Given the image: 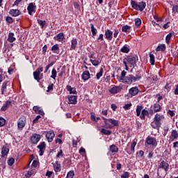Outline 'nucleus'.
Returning <instances> with one entry per match:
<instances>
[{"instance_id":"20","label":"nucleus","mask_w":178,"mask_h":178,"mask_svg":"<svg viewBox=\"0 0 178 178\" xmlns=\"http://www.w3.org/2000/svg\"><path fill=\"white\" fill-rule=\"evenodd\" d=\"M104 35L108 41H112V38H113V32L110 29H107L105 31Z\"/></svg>"},{"instance_id":"60","label":"nucleus","mask_w":178,"mask_h":178,"mask_svg":"<svg viewBox=\"0 0 178 178\" xmlns=\"http://www.w3.org/2000/svg\"><path fill=\"white\" fill-rule=\"evenodd\" d=\"M118 35H119V29H115L114 33H113L114 38H118Z\"/></svg>"},{"instance_id":"24","label":"nucleus","mask_w":178,"mask_h":178,"mask_svg":"<svg viewBox=\"0 0 178 178\" xmlns=\"http://www.w3.org/2000/svg\"><path fill=\"white\" fill-rule=\"evenodd\" d=\"M129 93L132 97H134L138 94V87H132L129 89Z\"/></svg>"},{"instance_id":"37","label":"nucleus","mask_w":178,"mask_h":178,"mask_svg":"<svg viewBox=\"0 0 178 178\" xmlns=\"http://www.w3.org/2000/svg\"><path fill=\"white\" fill-rule=\"evenodd\" d=\"M149 62L152 65H155V56L152 54V52L149 53Z\"/></svg>"},{"instance_id":"4","label":"nucleus","mask_w":178,"mask_h":178,"mask_svg":"<svg viewBox=\"0 0 178 178\" xmlns=\"http://www.w3.org/2000/svg\"><path fill=\"white\" fill-rule=\"evenodd\" d=\"M42 72H44V68L42 67H40L39 68H37L35 72H33V77L35 80H36L38 82L40 81V80H41V79H42V76H44L43 74H41ZM40 74H41L40 77Z\"/></svg>"},{"instance_id":"56","label":"nucleus","mask_w":178,"mask_h":178,"mask_svg":"<svg viewBox=\"0 0 178 178\" xmlns=\"http://www.w3.org/2000/svg\"><path fill=\"white\" fill-rule=\"evenodd\" d=\"M53 65H54V63H52L47 65L45 67V70H44V73H47L48 70H49V67H52Z\"/></svg>"},{"instance_id":"53","label":"nucleus","mask_w":178,"mask_h":178,"mask_svg":"<svg viewBox=\"0 0 178 178\" xmlns=\"http://www.w3.org/2000/svg\"><path fill=\"white\" fill-rule=\"evenodd\" d=\"M130 177V173L129 172H124L123 175H121V178H129Z\"/></svg>"},{"instance_id":"48","label":"nucleus","mask_w":178,"mask_h":178,"mask_svg":"<svg viewBox=\"0 0 178 178\" xmlns=\"http://www.w3.org/2000/svg\"><path fill=\"white\" fill-rule=\"evenodd\" d=\"M135 26L138 29L140 26H141V19L140 18H136L135 20Z\"/></svg>"},{"instance_id":"17","label":"nucleus","mask_w":178,"mask_h":178,"mask_svg":"<svg viewBox=\"0 0 178 178\" xmlns=\"http://www.w3.org/2000/svg\"><path fill=\"white\" fill-rule=\"evenodd\" d=\"M159 168L163 169L165 172H168V170H169V163H168L165 161H163L160 163V165H159Z\"/></svg>"},{"instance_id":"59","label":"nucleus","mask_w":178,"mask_h":178,"mask_svg":"<svg viewBox=\"0 0 178 178\" xmlns=\"http://www.w3.org/2000/svg\"><path fill=\"white\" fill-rule=\"evenodd\" d=\"M137 155L139 158H143L144 156V151L140 150L138 153Z\"/></svg>"},{"instance_id":"18","label":"nucleus","mask_w":178,"mask_h":178,"mask_svg":"<svg viewBox=\"0 0 178 178\" xmlns=\"http://www.w3.org/2000/svg\"><path fill=\"white\" fill-rule=\"evenodd\" d=\"M8 154H9V147H8V145H5L2 147V149H1L2 158H5V156H8Z\"/></svg>"},{"instance_id":"22","label":"nucleus","mask_w":178,"mask_h":178,"mask_svg":"<svg viewBox=\"0 0 178 178\" xmlns=\"http://www.w3.org/2000/svg\"><path fill=\"white\" fill-rule=\"evenodd\" d=\"M150 126L152 127V129H159V127L162 126V124L158 122L156 119L153 118V121L151 122Z\"/></svg>"},{"instance_id":"3","label":"nucleus","mask_w":178,"mask_h":178,"mask_svg":"<svg viewBox=\"0 0 178 178\" xmlns=\"http://www.w3.org/2000/svg\"><path fill=\"white\" fill-rule=\"evenodd\" d=\"M131 5L133 9H135V10H140V12H143V10L145 9V6H147V3L145 2L140 1L138 3L134 0L131 1Z\"/></svg>"},{"instance_id":"62","label":"nucleus","mask_w":178,"mask_h":178,"mask_svg":"<svg viewBox=\"0 0 178 178\" xmlns=\"http://www.w3.org/2000/svg\"><path fill=\"white\" fill-rule=\"evenodd\" d=\"M23 0H16L14 3L13 4V6H19V4L20 3V2H22Z\"/></svg>"},{"instance_id":"49","label":"nucleus","mask_w":178,"mask_h":178,"mask_svg":"<svg viewBox=\"0 0 178 178\" xmlns=\"http://www.w3.org/2000/svg\"><path fill=\"white\" fill-rule=\"evenodd\" d=\"M90 26H91V31H92V34L93 36L97 35V29H95V27L94 26L93 24H90Z\"/></svg>"},{"instance_id":"26","label":"nucleus","mask_w":178,"mask_h":178,"mask_svg":"<svg viewBox=\"0 0 178 178\" xmlns=\"http://www.w3.org/2000/svg\"><path fill=\"white\" fill-rule=\"evenodd\" d=\"M66 90L70 92V94H73L74 95H77V90H76V88H72L70 85H67L66 86Z\"/></svg>"},{"instance_id":"33","label":"nucleus","mask_w":178,"mask_h":178,"mask_svg":"<svg viewBox=\"0 0 178 178\" xmlns=\"http://www.w3.org/2000/svg\"><path fill=\"white\" fill-rule=\"evenodd\" d=\"M120 51L122 52L123 54H129V52H130V48L129 45L127 44L124 45L120 49Z\"/></svg>"},{"instance_id":"29","label":"nucleus","mask_w":178,"mask_h":178,"mask_svg":"<svg viewBox=\"0 0 178 178\" xmlns=\"http://www.w3.org/2000/svg\"><path fill=\"white\" fill-rule=\"evenodd\" d=\"M76 47H77V39L72 38V40H71L70 50L73 51V50L76 49Z\"/></svg>"},{"instance_id":"5","label":"nucleus","mask_w":178,"mask_h":178,"mask_svg":"<svg viewBox=\"0 0 178 178\" xmlns=\"http://www.w3.org/2000/svg\"><path fill=\"white\" fill-rule=\"evenodd\" d=\"M145 143L146 144H147V145H150L154 148H155L156 145H158V141H156V138L151 136H147Z\"/></svg>"},{"instance_id":"55","label":"nucleus","mask_w":178,"mask_h":178,"mask_svg":"<svg viewBox=\"0 0 178 178\" xmlns=\"http://www.w3.org/2000/svg\"><path fill=\"white\" fill-rule=\"evenodd\" d=\"M156 97H157V102H161L164 97L163 95H161V94L156 95Z\"/></svg>"},{"instance_id":"42","label":"nucleus","mask_w":178,"mask_h":178,"mask_svg":"<svg viewBox=\"0 0 178 178\" xmlns=\"http://www.w3.org/2000/svg\"><path fill=\"white\" fill-rule=\"evenodd\" d=\"M143 106H137L136 107V116H141V112H143Z\"/></svg>"},{"instance_id":"54","label":"nucleus","mask_w":178,"mask_h":178,"mask_svg":"<svg viewBox=\"0 0 178 178\" xmlns=\"http://www.w3.org/2000/svg\"><path fill=\"white\" fill-rule=\"evenodd\" d=\"M131 105H132L131 103L126 104L124 105L123 108L125 111H127V110L130 109V108L131 107Z\"/></svg>"},{"instance_id":"19","label":"nucleus","mask_w":178,"mask_h":178,"mask_svg":"<svg viewBox=\"0 0 178 178\" xmlns=\"http://www.w3.org/2000/svg\"><path fill=\"white\" fill-rule=\"evenodd\" d=\"M33 111H34L35 113L37 115H41V116H44L45 115V113H44V111L41 109V107L38 106H34L33 107Z\"/></svg>"},{"instance_id":"16","label":"nucleus","mask_w":178,"mask_h":178,"mask_svg":"<svg viewBox=\"0 0 178 178\" xmlns=\"http://www.w3.org/2000/svg\"><path fill=\"white\" fill-rule=\"evenodd\" d=\"M154 119H155L157 122H159L161 124H162L163 120H165V115L162 113H156L154 115Z\"/></svg>"},{"instance_id":"43","label":"nucleus","mask_w":178,"mask_h":178,"mask_svg":"<svg viewBox=\"0 0 178 178\" xmlns=\"http://www.w3.org/2000/svg\"><path fill=\"white\" fill-rule=\"evenodd\" d=\"M38 23L41 26L42 29L47 27V21L45 20L38 19Z\"/></svg>"},{"instance_id":"2","label":"nucleus","mask_w":178,"mask_h":178,"mask_svg":"<svg viewBox=\"0 0 178 178\" xmlns=\"http://www.w3.org/2000/svg\"><path fill=\"white\" fill-rule=\"evenodd\" d=\"M102 119L104 120L106 129H113V127H118V126H119V120H116L112 118L106 119L104 117Z\"/></svg>"},{"instance_id":"14","label":"nucleus","mask_w":178,"mask_h":178,"mask_svg":"<svg viewBox=\"0 0 178 178\" xmlns=\"http://www.w3.org/2000/svg\"><path fill=\"white\" fill-rule=\"evenodd\" d=\"M122 88L121 86H114L109 89V92L111 94H118L122 91Z\"/></svg>"},{"instance_id":"39","label":"nucleus","mask_w":178,"mask_h":178,"mask_svg":"<svg viewBox=\"0 0 178 178\" xmlns=\"http://www.w3.org/2000/svg\"><path fill=\"white\" fill-rule=\"evenodd\" d=\"M101 133L105 136H111V134H112V131L111 130H108L104 128L101 129Z\"/></svg>"},{"instance_id":"23","label":"nucleus","mask_w":178,"mask_h":178,"mask_svg":"<svg viewBox=\"0 0 178 178\" xmlns=\"http://www.w3.org/2000/svg\"><path fill=\"white\" fill-rule=\"evenodd\" d=\"M9 13L11 16H13V17H17V16H20V15H22V12L17 9H11L9 11Z\"/></svg>"},{"instance_id":"28","label":"nucleus","mask_w":178,"mask_h":178,"mask_svg":"<svg viewBox=\"0 0 178 178\" xmlns=\"http://www.w3.org/2000/svg\"><path fill=\"white\" fill-rule=\"evenodd\" d=\"M82 80L84 81H87L90 77V72L88 71H84L81 75Z\"/></svg>"},{"instance_id":"47","label":"nucleus","mask_w":178,"mask_h":178,"mask_svg":"<svg viewBox=\"0 0 178 178\" xmlns=\"http://www.w3.org/2000/svg\"><path fill=\"white\" fill-rule=\"evenodd\" d=\"M172 35H173V34H172V33H170L169 34L167 35V36L165 38L166 44H170V40L172 39Z\"/></svg>"},{"instance_id":"57","label":"nucleus","mask_w":178,"mask_h":178,"mask_svg":"<svg viewBox=\"0 0 178 178\" xmlns=\"http://www.w3.org/2000/svg\"><path fill=\"white\" fill-rule=\"evenodd\" d=\"M6 123V121L5 120V119L0 118V127L5 126Z\"/></svg>"},{"instance_id":"11","label":"nucleus","mask_w":178,"mask_h":178,"mask_svg":"<svg viewBox=\"0 0 178 178\" xmlns=\"http://www.w3.org/2000/svg\"><path fill=\"white\" fill-rule=\"evenodd\" d=\"M124 60H126L127 63L129 65L130 67H133L136 65V57L134 56H129L127 59H124Z\"/></svg>"},{"instance_id":"35","label":"nucleus","mask_w":178,"mask_h":178,"mask_svg":"<svg viewBox=\"0 0 178 178\" xmlns=\"http://www.w3.org/2000/svg\"><path fill=\"white\" fill-rule=\"evenodd\" d=\"M51 51H52V52H54V54H59V51H60L59 44H54L51 47Z\"/></svg>"},{"instance_id":"40","label":"nucleus","mask_w":178,"mask_h":178,"mask_svg":"<svg viewBox=\"0 0 178 178\" xmlns=\"http://www.w3.org/2000/svg\"><path fill=\"white\" fill-rule=\"evenodd\" d=\"M110 151L111 152H119V148L118 147V146L115 145H112L110 146Z\"/></svg>"},{"instance_id":"25","label":"nucleus","mask_w":178,"mask_h":178,"mask_svg":"<svg viewBox=\"0 0 178 178\" xmlns=\"http://www.w3.org/2000/svg\"><path fill=\"white\" fill-rule=\"evenodd\" d=\"M54 40L56 41H58V42H62V41H63V40H65V34H63V33H60L57 34L54 37Z\"/></svg>"},{"instance_id":"52","label":"nucleus","mask_w":178,"mask_h":178,"mask_svg":"<svg viewBox=\"0 0 178 178\" xmlns=\"http://www.w3.org/2000/svg\"><path fill=\"white\" fill-rule=\"evenodd\" d=\"M13 163H15V159L10 158L8 161V166H13Z\"/></svg>"},{"instance_id":"8","label":"nucleus","mask_w":178,"mask_h":178,"mask_svg":"<svg viewBox=\"0 0 178 178\" xmlns=\"http://www.w3.org/2000/svg\"><path fill=\"white\" fill-rule=\"evenodd\" d=\"M136 145H137V142L136 141H133L132 143L131 144V146H130V143H128L127 145L128 148L126 149L127 154H129V155H131V154H134V148H136Z\"/></svg>"},{"instance_id":"13","label":"nucleus","mask_w":178,"mask_h":178,"mask_svg":"<svg viewBox=\"0 0 178 178\" xmlns=\"http://www.w3.org/2000/svg\"><path fill=\"white\" fill-rule=\"evenodd\" d=\"M55 138V133L54 131H49L46 134V138L48 143H52L54 141V138Z\"/></svg>"},{"instance_id":"61","label":"nucleus","mask_w":178,"mask_h":178,"mask_svg":"<svg viewBox=\"0 0 178 178\" xmlns=\"http://www.w3.org/2000/svg\"><path fill=\"white\" fill-rule=\"evenodd\" d=\"M172 13H178V6H174L172 7Z\"/></svg>"},{"instance_id":"46","label":"nucleus","mask_w":178,"mask_h":178,"mask_svg":"<svg viewBox=\"0 0 178 178\" xmlns=\"http://www.w3.org/2000/svg\"><path fill=\"white\" fill-rule=\"evenodd\" d=\"M56 74H57L56 69L53 68L51 70V78L53 79L54 80H56Z\"/></svg>"},{"instance_id":"1","label":"nucleus","mask_w":178,"mask_h":178,"mask_svg":"<svg viewBox=\"0 0 178 178\" xmlns=\"http://www.w3.org/2000/svg\"><path fill=\"white\" fill-rule=\"evenodd\" d=\"M127 74V72L123 70L121 72V75L118 77V81H120V83H124V84H129L131 85L133 83H136V81H140L141 80V78L143 76L141 75V73L137 72L136 76L133 74H129L128 76H126Z\"/></svg>"},{"instance_id":"31","label":"nucleus","mask_w":178,"mask_h":178,"mask_svg":"<svg viewBox=\"0 0 178 178\" xmlns=\"http://www.w3.org/2000/svg\"><path fill=\"white\" fill-rule=\"evenodd\" d=\"M156 52H159V51H162V52H165V51H166V46L165 45V44H159L156 49Z\"/></svg>"},{"instance_id":"50","label":"nucleus","mask_w":178,"mask_h":178,"mask_svg":"<svg viewBox=\"0 0 178 178\" xmlns=\"http://www.w3.org/2000/svg\"><path fill=\"white\" fill-rule=\"evenodd\" d=\"M74 177V171L71 170L67 172V178H73Z\"/></svg>"},{"instance_id":"51","label":"nucleus","mask_w":178,"mask_h":178,"mask_svg":"<svg viewBox=\"0 0 178 178\" xmlns=\"http://www.w3.org/2000/svg\"><path fill=\"white\" fill-rule=\"evenodd\" d=\"M51 91H54V83H50L48 86L47 92H51Z\"/></svg>"},{"instance_id":"58","label":"nucleus","mask_w":178,"mask_h":178,"mask_svg":"<svg viewBox=\"0 0 178 178\" xmlns=\"http://www.w3.org/2000/svg\"><path fill=\"white\" fill-rule=\"evenodd\" d=\"M52 175H54V172H52V171H47V172H46V175H45V176H47V177H48V178H51V177H52Z\"/></svg>"},{"instance_id":"9","label":"nucleus","mask_w":178,"mask_h":178,"mask_svg":"<svg viewBox=\"0 0 178 178\" xmlns=\"http://www.w3.org/2000/svg\"><path fill=\"white\" fill-rule=\"evenodd\" d=\"M90 62L93 66H98L101 63L99 58L97 59L94 54H92L90 56Z\"/></svg>"},{"instance_id":"64","label":"nucleus","mask_w":178,"mask_h":178,"mask_svg":"<svg viewBox=\"0 0 178 178\" xmlns=\"http://www.w3.org/2000/svg\"><path fill=\"white\" fill-rule=\"evenodd\" d=\"M175 95H178V84L175 86V89L174 90Z\"/></svg>"},{"instance_id":"63","label":"nucleus","mask_w":178,"mask_h":178,"mask_svg":"<svg viewBox=\"0 0 178 178\" xmlns=\"http://www.w3.org/2000/svg\"><path fill=\"white\" fill-rule=\"evenodd\" d=\"M6 20L8 23H13V18L12 17H7Z\"/></svg>"},{"instance_id":"32","label":"nucleus","mask_w":178,"mask_h":178,"mask_svg":"<svg viewBox=\"0 0 178 178\" xmlns=\"http://www.w3.org/2000/svg\"><path fill=\"white\" fill-rule=\"evenodd\" d=\"M54 169L55 172L57 173L58 172H60V170H62V167L60 166V164L59 163H58V161H56L54 164Z\"/></svg>"},{"instance_id":"36","label":"nucleus","mask_w":178,"mask_h":178,"mask_svg":"<svg viewBox=\"0 0 178 178\" xmlns=\"http://www.w3.org/2000/svg\"><path fill=\"white\" fill-rule=\"evenodd\" d=\"M11 102L9 101H7L1 107V111H5L10 106Z\"/></svg>"},{"instance_id":"15","label":"nucleus","mask_w":178,"mask_h":178,"mask_svg":"<svg viewBox=\"0 0 178 178\" xmlns=\"http://www.w3.org/2000/svg\"><path fill=\"white\" fill-rule=\"evenodd\" d=\"M68 104L76 105L77 104V97L76 95H68Z\"/></svg>"},{"instance_id":"44","label":"nucleus","mask_w":178,"mask_h":178,"mask_svg":"<svg viewBox=\"0 0 178 178\" xmlns=\"http://www.w3.org/2000/svg\"><path fill=\"white\" fill-rule=\"evenodd\" d=\"M104 74V68H100L99 72L96 74L97 80H99L102 75Z\"/></svg>"},{"instance_id":"41","label":"nucleus","mask_w":178,"mask_h":178,"mask_svg":"<svg viewBox=\"0 0 178 178\" xmlns=\"http://www.w3.org/2000/svg\"><path fill=\"white\" fill-rule=\"evenodd\" d=\"M6 87H8V81H4L1 86V94L3 95L6 91Z\"/></svg>"},{"instance_id":"27","label":"nucleus","mask_w":178,"mask_h":178,"mask_svg":"<svg viewBox=\"0 0 178 178\" xmlns=\"http://www.w3.org/2000/svg\"><path fill=\"white\" fill-rule=\"evenodd\" d=\"M145 116H147V118H149L148 110L147 108H144L143 110H142L140 118L142 120H145Z\"/></svg>"},{"instance_id":"7","label":"nucleus","mask_w":178,"mask_h":178,"mask_svg":"<svg viewBox=\"0 0 178 178\" xmlns=\"http://www.w3.org/2000/svg\"><path fill=\"white\" fill-rule=\"evenodd\" d=\"M30 140H31V144L37 145L41 140V135L38 134H33L31 136Z\"/></svg>"},{"instance_id":"21","label":"nucleus","mask_w":178,"mask_h":178,"mask_svg":"<svg viewBox=\"0 0 178 178\" xmlns=\"http://www.w3.org/2000/svg\"><path fill=\"white\" fill-rule=\"evenodd\" d=\"M178 138V131L176 129H173L171 131V135L170 136V141H175V140H177Z\"/></svg>"},{"instance_id":"30","label":"nucleus","mask_w":178,"mask_h":178,"mask_svg":"<svg viewBox=\"0 0 178 178\" xmlns=\"http://www.w3.org/2000/svg\"><path fill=\"white\" fill-rule=\"evenodd\" d=\"M122 33H127V34H129V33L131 31V26L129 25H124L122 26Z\"/></svg>"},{"instance_id":"34","label":"nucleus","mask_w":178,"mask_h":178,"mask_svg":"<svg viewBox=\"0 0 178 178\" xmlns=\"http://www.w3.org/2000/svg\"><path fill=\"white\" fill-rule=\"evenodd\" d=\"M8 41L9 42H15V41H16V38L15 37V33H9Z\"/></svg>"},{"instance_id":"12","label":"nucleus","mask_w":178,"mask_h":178,"mask_svg":"<svg viewBox=\"0 0 178 178\" xmlns=\"http://www.w3.org/2000/svg\"><path fill=\"white\" fill-rule=\"evenodd\" d=\"M38 148L39 149L40 156H42L44 155V152H45V148H47V144H45V142H42L38 146Z\"/></svg>"},{"instance_id":"10","label":"nucleus","mask_w":178,"mask_h":178,"mask_svg":"<svg viewBox=\"0 0 178 178\" xmlns=\"http://www.w3.org/2000/svg\"><path fill=\"white\" fill-rule=\"evenodd\" d=\"M36 8H37V6H35V3H30L27 7V10H28L29 15L32 16L33 13H35Z\"/></svg>"},{"instance_id":"6","label":"nucleus","mask_w":178,"mask_h":178,"mask_svg":"<svg viewBox=\"0 0 178 178\" xmlns=\"http://www.w3.org/2000/svg\"><path fill=\"white\" fill-rule=\"evenodd\" d=\"M26 126V117H21L17 121V128L19 130H23Z\"/></svg>"},{"instance_id":"38","label":"nucleus","mask_w":178,"mask_h":178,"mask_svg":"<svg viewBox=\"0 0 178 178\" xmlns=\"http://www.w3.org/2000/svg\"><path fill=\"white\" fill-rule=\"evenodd\" d=\"M35 173V169H32V170L28 171L25 174V177L27 178L31 177V176H33V175H34Z\"/></svg>"},{"instance_id":"45","label":"nucleus","mask_w":178,"mask_h":178,"mask_svg":"<svg viewBox=\"0 0 178 178\" xmlns=\"http://www.w3.org/2000/svg\"><path fill=\"white\" fill-rule=\"evenodd\" d=\"M161 109H162V107L159 104H155L154 105V112H161Z\"/></svg>"}]
</instances>
